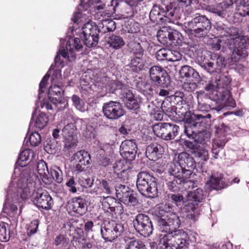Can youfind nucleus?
<instances>
[{
  "label": "nucleus",
  "instance_id": "62",
  "mask_svg": "<svg viewBox=\"0 0 249 249\" xmlns=\"http://www.w3.org/2000/svg\"><path fill=\"white\" fill-rule=\"evenodd\" d=\"M184 97V94L183 92L177 91L175 92L174 95L171 96V98L175 104H178L181 103V104H182L183 102H185Z\"/></svg>",
  "mask_w": 249,
  "mask_h": 249
},
{
  "label": "nucleus",
  "instance_id": "43",
  "mask_svg": "<svg viewBox=\"0 0 249 249\" xmlns=\"http://www.w3.org/2000/svg\"><path fill=\"white\" fill-rule=\"evenodd\" d=\"M116 201L117 199L113 197L103 196L102 206L104 210L107 212H110L111 213Z\"/></svg>",
  "mask_w": 249,
  "mask_h": 249
},
{
  "label": "nucleus",
  "instance_id": "25",
  "mask_svg": "<svg viewBox=\"0 0 249 249\" xmlns=\"http://www.w3.org/2000/svg\"><path fill=\"white\" fill-rule=\"evenodd\" d=\"M196 204L192 202H188L187 204H185L184 210L186 218L190 219L193 222L197 220L199 215L198 209L196 207Z\"/></svg>",
  "mask_w": 249,
  "mask_h": 249
},
{
  "label": "nucleus",
  "instance_id": "56",
  "mask_svg": "<svg viewBox=\"0 0 249 249\" xmlns=\"http://www.w3.org/2000/svg\"><path fill=\"white\" fill-rule=\"evenodd\" d=\"M224 144L225 143L222 142H213L212 148L213 159H216L218 158V154L220 151L223 148Z\"/></svg>",
  "mask_w": 249,
  "mask_h": 249
},
{
  "label": "nucleus",
  "instance_id": "47",
  "mask_svg": "<svg viewBox=\"0 0 249 249\" xmlns=\"http://www.w3.org/2000/svg\"><path fill=\"white\" fill-rule=\"evenodd\" d=\"M70 243V239L65 235L60 234L57 236L54 241V245L59 246L62 249L67 248Z\"/></svg>",
  "mask_w": 249,
  "mask_h": 249
},
{
  "label": "nucleus",
  "instance_id": "39",
  "mask_svg": "<svg viewBox=\"0 0 249 249\" xmlns=\"http://www.w3.org/2000/svg\"><path fill=\"white\" fill-rule=\"evenodd\" d=\"M36 168L38 174L43 181H45V180L49 179V170L46 162L44 160H40L38 161Z\"/></svg>",
  "mask_w": 249,
  "mask_h": 249
},
{
  "label": "nucleus",
  "instance_id": "24",
  "mask_svg": "<svg viewBox=\"0 0 249 249\" xmlns=\"http://www.w3.org/2000/svg\"><path fill=\"white\" fill-rule=\"evenodd\" d=\"M231 82V80L229 77L225 75H221L218 79H216L215 83L216 84L217 88L215 93L216 96L222 94L227 90L230 91Z\"/></svg>",
  "mask_w": 249,
  "mask_h": 249
},
{
  "label": "nucleus",
  "instance_id": "29",
  "mask_svg": "<svg viewBox=\"0 0 249 249\" xmlns=\"http://www.w3.org/2000/svg\"><path fill=\"white\" fill-rule=\"evenodd\" d=\"M179 74L181 77L193 78L196 81H199L200 76L193 68L188 65H184L179 70Z\"/></svg>",
  "mask_w": 249,
  "mask_h": 249
},
{
  "label": "nucleus",
  "instance_id": "22",
  "mask_svg": "<svg viewBox=\"0 0 249 249\" xmlns=\"http://www.w3.org/2000/svg\"><path fill=\"white\" fill-rule=\"evenodd\" d=\"M178 162L184 170L190 169L191 171L196 167V161L193 157L186 152L179 153L178 156Z\"/></svg>",
  "mask_w": 249,
  "mask_h": 249
},
{
  "label": "nucleus",
  "instance_id": "16",
  "mask_svg": "<svg viewBox=\"0 0 249 249\" xmlns=\"http://www.w3.org/2000/svg\"><path fill=\"white\" fill-rule=\"evenodd\" d=\"M195 94L198 103L197 109L201 112L199 114L206 115L208 114H211L212 115L215 112L219 113L221 111L223 107L221 106H216L214 108H212L210 105L204 102V99L205 98L204 91H197ZM193 114H195L193 113Z\"/></svg>",
  "mask_w": 249,
  "mask_h": 249
},
{
  "label": "nucleus",
  "instance_id": "12",
  "mask_svg": "<svg viewBox=\"0 0 249 249\" xmlns=\"http://www.w3.org/2000/svg\"><path fill=\"white\" fill-rule=\"evenodd\" d=\"M149 72L150 79L153 84L163 88H167L170 85V77L162 67L153 66L149 69Z\"/></svg>",
  "mask_w": 249,
  "mask_h": 249
},
{
  "label": "nucleus",
  "instance_id": "49",
  "mask_svg": "<svg viewBox=\"0 0 249 249\" xmlns=\"http://www.w3.org/2000/svg\"><path fill=\"white\" fill-rule=\"evenodd\" d=\"M71 100L73 106L77 110L81 112H84L88 109L87 106L84 101L78 96L73 95L71 97Z\"/></svg>",
  "mask_w": 249,
  "mask_h": 249
},
{
  "label": "nucleus",
  "instance_id": "31",
  "mask_svg": "<svg viewBox=\"0 0 249 249\" xmlns=\"http://www.w3.org/2000/svg\"><path fill=\"white\" fill-rule=\"evenodd\" d=\"M107 42L110 47L115 50H119L125 45L123 37L114 34L110 35L107 37Z\"/></svg>",
  "mask_w": 249,
  "mask_h": 249
},
{
  "label": "nucleus",
  "instance_id": "18",
  "mask_svg": "<svg viewBox=\"0 0 249 249\" xmlns=\"http://www.w3.org/2000/svg\"><path fill=\"white\" fill-rule=\"evenodd\" d=\"M68 204L70 211L74 213L77 217L85 214L87 212L86 200L81 196L72 198Z\"/></svg>",
  "mask_w": 249,
  "mask_h": 249
},
{
  "label": "nucleus",
  "instance_id": "3",
  "mask_svg": "<svg viewBox=\"0 0 249 249\" xmlns=\"http://www.w3.org/2000/svg\"><path fill=\"white\" fill-rule=\"evenodd\" d=\"M188 114L186 111L181 113V115L184 116V121L183 134L181 136L190 140L198 141V142L204 144L209 141V137H205V135L207 134L205 132H200L199 128L204 126L205 123L204 121L206 119H210L211 114H192L189 116L190 112Z\"/></svg>",
  "mask_w": 249,
  "mask_h": 249
},
{
  "label": "nucleus",
  "instance_id": "38",
  "mask_svg": "<svg viewBox=\"0 0 249 249\" xmlns=\"http://www.w3.org/2000/svg\"><path fill=\"white\" fill-rule=\"evenodd\" d=\"M124 240V249H146L144 243L140 240L127 237Z\"/></svg>",
  "mask_w": 249,
  "mask_h": 249
},
{
  "label": "nucleus",
  "instance_id": "11",
  "mask_svg": "<svg viewBox=\"0 0 249 249\" xmlns=\"http://www.w3.org/2000/svg\"><path fill=\"white\" fill-rule=\"evenodd\" d=\"M179 128L175 124L167 123H158L153 126L154 133L166 141L174 139L178 134Z\"/></svg>",
  "mask_w": 249,
  "mask_h": 249
},
{
  "label": "nucleus",
  "instance_id": "61",
  "mask_svg": "<svg viewBox=\"0 0 249 249\" xmlns=\"http://www.w3.org/2000/svg\"><path fill=\"white\" fill-rule=\"evenodd\" d=\"M9 238V234L7 233L6 224L5 223H0V240L2 242H6Z\"/></svg>",
  "mask_w": 249,
  "mask_h": 249
},
{
  "label": "nucleus",
  "instance_id": "50",
  "mask_svg": "<svg viewBox=\"0 0 249 249\" xmlns=\"http://www.w3.org/2000/svg\"><path fill=\"white\" fill-rule=\"evenodd\" d=\"M131 189L128 186L125 185L119 184L115 186L116 196L119 200H120L124 195Z\"/></svg>",
  "mask_w": 249,
  "mask_h": 249
},
{
  "label": "nucleus",
  "instance_id": "36",
  "mask_svg": "<svg viewBox=\"0 0 249 249\" xmlns=\"http://www.w3.org/2000/svg\"><path fill=\"white\" fill-rule=\"evenodd\" d=\"M163 152V148L157 143H154L148 145L146 150V154L148 157L153 159L157 158L158 156L161 155Z\"/></svg>",
  "mask_w": 249,
  "mask_h": 249
},
{
  "label": "nucleus",
  "instance_id": "19",
  "mask_svg": "<svg viewBox=\"0 0 249 249\" xmlns=\"http://www.w3.org/2000/svg\"><path fill=\"white\" fill-rule=\"evenodd\" d=\"M199 66L209 73L212 74L219 73L221 69L225 67L224 59L222 57H218L215 61L204 60L199 62Z\"/></svg>",
  "mask_w": 249,
  "mask_h": 249
},
{
  "label": "nucleus",
  "instance_id": "41",
  "mask_svg": "<svg viewBox=\"0 0 249 249\" xmlns=\"http://www.w3.org/2000/svg\"><path fill=\"white\" fill-rule=\"evenodd\" d=\"M45 150L48 153L53 154L58 150V145L54 139H47L44 142Z\"/></svg>",
  "mask_w": 249,
  "mask_h": 249
},
{
  "label": "nucleus",
  "instance_id": "23",
  "mask_svg": "<svg viewBox=\"0 0 249 249\" xmlns=\"http://www.w3.org/2000/svg\"><path fill=\"white\" fill-rule=\"evenodd\" d=\"M215 28L217 31V34L220 37H230L231 36H236L238 34V30L234 27H228L225 24L220 22L216 23Z\"/></svg>",
  "mask_w": 249,
  "mask_h": 249
},
{
  "label": "nucleus",
  "instance_id": "30",
  "mask_svg": "<svg viewBox=\"0 0 249 249\" xmlns=\"http://www.w3.org/2000/svg\"><path fill=\"white\" fill-rule=\"evenodd\" d=\"M34 152L31 149H26L19 155L16 164L21 167L26 166L32 160Z\"/></svg>",
  "mask_w": 249,
  "mask_h": 249
},
{
  "label": "nucleus",
  "instance_id": "40",
  "mask_svg": "<svg viewBox=\"0 0 249 249\" xmlns=\"http://www.w3.org/2000/svg\"><path fill=\"white\" fill-rule=\"evenodd\" d=\"M194 159L196 161V162L199 164H202L204 161H207L209 159L208 151L204 149L197 148L193 152Z\"/></svg>",
  "mask_w": 249,
  "mask_h": 249
},
{
  "label": "nucleus",
  "instance_id": "63",
  "mask_svg": "<svg viewBox=\"0 0 249 249\" xmlns=\"http://www.w3.org/2000/svg\"><path fill=\"white\" fill-rule=\"evenodd\" d=\"M103 27H106V29L104 30V32H112L116 29V23L112 20H105L103 23Z\"/></svg>",
  "mask_w": 249,
  "mask_h": 249
},
{
  "label": "nucleus",
  "instance_id": "8",
  "mask_svg": "<svg viewBox=\"0 0 249 249\" xmlns=\"http://www.w3.org/2000/svg\"><path fill=\"white\" fill-rule=\"evenodd\" d=\"M184 26L186 32L200 38L207 36L211 29L212 24L205 16L199 15L191 21L184 23Z\"/></svg>",
  "mask_w": 249,
  "mask_h": 249
},
{
  "label": "nucleus",
  "instance_id": "34",
  "mask_svg": "<svg viewBox=\"0 0 249 249\" xmlns=\"http://www.w3.org/2000/svg\"><path fill=\"white\" fill-rule=\"evenodd\" d=\"M207 183L213 189L220 190L224 187V181L222 175L220 174L212 175Z\"/></svg>",
  "mask_w": 249,
  "mask_h": 249
},
{
  "label": "nucleus",
  "instance_id": "48",
  "mask_svg": "<svg viewBox=\"0 0 249 249\" xmlns=\"http://www.w3.org/2000/svg\"><path fill=\"white\" fill-rule=\"evenodd\" d=\"M124 85L117 80H110L107 83V89L109 92L114 93L115 91H121L123 88L125 87Z\"/></svg>",
  "mask_w": 249,
  "mask_h": 249
},
{
  "label": "nucleus",
  "instance_id": "2",
  "mask_svg": "<svg viewBox=\"0 0 249 249\" xmlns=\"http://www.w3.org/2000/svg\"><path fill=\"white\" fill-rule=\"evenodd\" d=\"M82 33L80 36L82 40L76 37L74 39L69 40L66 46L61 48L59 53L62 56L72 62L74 60L76 57V54L74 50L79 51L83 48V43L88 47L96 46L98 42L99 30L97 26L94 22H88L85 24L82 28Z\"/></svg>",
  "mask_w": 249,
  "mask_h": 249
},
{
  "label": "nucleus",
  "instance_id": "15",
  "mask_svg": "<svg viewBox=\"0 0 249 249\" xmlns=\"http://www.w3.org/2000/svg\"><path fill=\"white\" fill-rule=\"evenodd\" d=\"M62 131L64 148L70 150L75 147L77 143L76 128L75 124L72 123L68 124L63 128Z\"/></svg>",
  "mask_w": 249,
  "mask_h": 249
},
{
  "label": "nucleus",
  "instance_id": "32",
  "mask_svg": "<svg viewBox=\"0 0 249 249\" xmlns=\"http://www.w3.org/2000/svg\"><path fill=\"white\" fill-rule=\"evenodd\" d=\"M171 29L167 27L163 26L157 33V37L161 44L163 45L169 46L170 42V35Z\"/></svg>",
  "mask_w": 249,
  "mask_h": 249
},
{
  "label": "nucleus",
  "instance_id": "55",
  "mask_svg": "<svg viewBox=\"0 0 249 249\" xmlns=\"http://www.w3.org/2000/svg\"><path fill=\"white\" fill-rule=\"evenodd\" d=\"M121 148H122L123 151L136 150L137 149L135 142L131 140L124 141L121 144Z\"/></svg>",
  "mask_w": 249,
  "mask_h": 249
},
{
  "label": "nucleus",
  "instance_id": "4",
  "mask_svg": "<svg viewBox=\"0 0 249 249\" xmlns=\"http://www.w3.org/2000/svg\"><path fill=\"white\" fill-rule=\"evenodd\" d=\"M189 236L183 230H175L171 232L162 233L156 249H185L188 247Z\"/></svg>",
  "mask_w": 249,
  "mask_h": 249
},
{
  "label": "nucleus",
  "instance_id": "26",
  "mask_svg": "<svg viewBox=\"0 0 249 249\" xmlns=\"http://www.w3.org/2000/svg\"><path fill=\"white\" fill-rule=\"evenodd\" d=\"M118 3L114 0H99L95 8L97 10L106 9L109 12L115 13Z\"/></svg>",
  "mask_w": 249,
  "mask_h": 249
},
{
  "label": "nucleus",
  "instance_id": "58",
  "mask_svg": "<svg viewBox=\"0 0 249 249\" xmlns=\"http://www.w3.org/2000/svg\"><path fill=\"white\" fill-rule=\"evenodd\" d=\"M38 225L39 221L37 219L34 220L31 222L27 229V233L29 236L33 235L37 232Z\"/></svg>",
  "mask_w": 249,
  "mask_h": 249
},
{
  "label": "nucleus",
  "instance_id": "54",
  "mask_svg": "<svg viewBox=\"0 0 249 249\" xmlns=\"http://www.w3.org/2000/svg\"><path fill=\"white\" fill-rule=\"evenodd\" d=\"M119 94L121 96V98L123 99L124 103H125V101H128V100L132 99L134 97L131 89L127 85L123 88L121 91H120Z\"/></svg>",
  "mask_w": 249,
  "mask_h": 249
},
{
  "label": "nucleus",
  "instance_id": "57",
  "mask_svg": "<svg viewBox=\"0 0 249 249\" xmlns=\"http://www.w3.org/2000/svg\"><path fill=\"white\" fill-rule=\"evenodd\" d=\"M167 196L168 198L177 206H180L183 202L184 197L183 196L180 194H168Z\"/></svg>",
  "mask_w": 249,
  "mask_h": 249
},
{
  "label": "nucleus",
  "instance_id": "20",
  "mask_svg": "<svg viewBox=\"0 0 249 249\" xmlns=\"http://www.w3.org/2000/svg\"><path fill=\"white\" fill-rule=\"evenodd\" d=\"M168 173L173 177L189 179L192 175V171L190 169L184 170L178 161L171 162L168 164Z\"/></svg>",
  "mask_w": 249,
  "mask_h": 249
},
{
  "label": "nucleus",
  "instance_id": "64",
  "mask_svg": "<svg viewBox=\"0 0 249 249\" xmlns=\"http://www.w3.org/2000/svg\"><path fill=\"white\" fill-rule=\"evenodd\" d=\"M77 183L75 181L73 177H71L66 182V185L68 188L69 192L72 193H75L77 192Z\"/></svg>",
  "mask_w": 249,
  "mask_h": 249
},
{
  "label": "nucleus",
  "instance_id": "45",
  "mask_svg": "<svg viewBox=\"0 0 249 249\" xmlns=\"http://www.w3.org/2000/svg\"><path fill=\"white\" fill-rule=\"evenodd\" d=\"M130 64L133 71L138 72L143 69L144 61L142 56H136L131 59Z\"/></svg>",
  "mask_w": 249,
  "mask_h": 249
},
{
  "label": "nucleus",
  "instance_id": "21",
  "mask_svg": "<svg viewBox=\"0 0 249 249\" xmlns=\"http://www.w3.org/2000/svg\"><path fill=\"white\" fill-rule=\"evenodd\" d=\"M188 183L193 184V182L189 180L188 178H184L183 177L180 178L172 177L166 180L168 189L173 192H178L182 185Z\"/></svg>",
  "mask_w": 249,
  "mask_h": 249
},
{
  "label": "nucleus",
  "instance_id": "5",
  "mask_svg": "<svg viewBox=\"0 0 249 249\" xmlns=\"http://www.w3.org/2000/svg\"><path fill=\"white\" fill-rule=\"evenodd\" d=\"M228 48L231 54V60L234 63L238 61L241 57H245L248 54L244 43L237 38L230 37L226 40L218 39L216 42L213 43L212 48L215 51L219 50L221 47Z\"/></svg>",
  "mask_w": 249,
  "mask_h": 249
},
{
  "label": "nucleus",
  "instance_id": "27",
  "mask_svg": "<svg viewBox=\"0 0 249 249\" xmlns=\"http://www.w3.org/2000/svg\"><path fill=\"white\" fill-rule=\"evenodd\" d=\"M216 99L219 101L222 102L220 105L222 107V110L225 107H234L236 106L235 102L233 98L230 95V91L226 90L224 93L216 96Z\"/></svg>",
  "mask_w": 249,
  "mask_h": 249
},
{
  "label": "nucleus",
  "instance_id": "17",
  "mask_svg": "<svg viewBox=\"0 0 249 249\" xmlns=\"http://www.w3.org/2000/svg\"><path fill=\"white\" fill-rule=\"evenodd\" d=\"M90 156L85 150H80L75 153L72 157L73 169L77 172L83 171L86 165L90 162Z\"/></svg>",
  "mask_w": 249,
  "mask_h": 249
},
{
  "label": "nucleus",
  "instance_id": "9",
  "mask_svg": "<svg viewBox=\"0 0 249 249\" xmlns=\"http://www.w3.org/2000/svg\"><path fill=\"white\" fill-rule=\"evenodd\" d=\"M157 215V223L160 230L163 233L171 232L179 227L180 220L174 213H167L163 211Z\"/></svg>",
  "mask_w": 249,
  "mask_h": 249
},
{
  "label": "nucleus",
  "instance_id": "44",
  "mask_svg": "<svg viewBox=\"0 0 249 249\" xmlns=\"http://www.w3.org/2000/svg\"><path fill=\"white\" fill-rule=\"evenodd\" d=\"M119 201L125 205L130 206H135L138 203V200L135 196V194L132 190L129 191Z\"/></svg>",
  "mask_w": 249,
  "mask_h": 249
},
{
  "label": "nucleus",
  "instance_id": "33",
  "mask_svg": "<svg viewBox=\"0 0 249 249\" xmlns=\"http://www.w3.org/2000/svg\"><path fill=\"white\" fill-rule=\"evenodd\" d=\"M230 5L226 2L223 1L219 3L216 6H209L206 8V10L209 12L215 14L218 16L224 18L225 16V10L229 8Z\"/></svg>",
  "mask_w": 249,
  "mask_h": 249
},
{
  "label": "nucleus",
  "instance_id": "13",
  "mask_svg": "<svg viewBox=\"0 0 249 249\" xmlns=\"http://www.w3.org/2000/svg\"><path fill=\"white\" fill-rule=\"evenodd\" d=\"M133 226L136 231L144 237H148L153 231L152 221L149 216L144 213H139L133 220Z\"/></svg>",
  "mask_w": 249,
  "mask_h": 249
},
{
  "label": "nucleus",
  "instance_id": "35",
  "mask_svg": "<svg viewBox=\"0 0 249 249\" xmlns=\"http://www.w3.org/2000/svg\"><path fill=\"white\" fill-rule=\"evenodd\" d=\"M204 198V192L202 188H198L190 191L187 195L188 202L194 201L196 205L201 202Z\"/></svg>",
  "mask_w": 249,
  "mask_h": 249
},
{
  "label": "nucleus",
  "instance_id": "52",
  "mask_svg": "<svg viewBox=\"0 0 249 249\" xmlns=\"http://www.w3.org/2000/svg\"><path fill=\"white\" fill-rule=\"evenodd\" d=\"M170 50L162 48L159 50L156 54V58L158 61H169Z\"/></svg>",
  "mask_w": 249,
  "mask_h": 249
},
{
  "label": "nucleus",
  "instance_id": "10",
  "mask_svg": "<svg viewBox=\"0 0 249 249\" xmlns=\"http://www.w3.org/2000/svg\"><path fill=\"white\" fill-rule=\"evenodd\" d=\"M124 231V225L113 220L105 221L101 227L102 237L110 242L120 236Z\"/></svg>",
  "mask_w": 249,
  "mask_h": 249
},
{
  "label": "nucleus",
  "instance_id": "28",
  "mask_svg": "<svg viewBox=\"0 0 249 249\" xmlns=\"http://www.w3.org/2000/svg\"><path fill=\"white\" fill-rule=\"evenodd\" d=\"M51 101L53 103V105L50 103L49 99L44 100L43 102H40V106L41 108H45L46 110H52L54 107L57 108L58 110L63 109L66 106L64 102L58 101L56 98H53Z\"/></svg>",
  "mask_w": 249,
  "mask_h": 249
},
{
  "label": "nucleus",
  "instance_id": "46",
  "mask_svg": "<svg viewBox=\"0 0 249 249\" xmlns=\"http://www.w3.org/2000/svg\"><path fill=\"white\" fill-rule=\"evenodd\" d=\"M49 175L51 176L54 180L58 183L63 180V173L60 168L57 166L52 167L49 170Z\"/></svg>",
  "mask_w": 249,
  "mask_h": 249
},
{
  "label": "nucleus",
  "instance_id": "60",
  "mask_svg": "<svg viewBox=\"0 0 249 249\" xmlns=\"http://www.w3.org/2000/svg\"><path fill=\"white\" fill-rule=\"evenodd\" d=\"M29 141L31 145L33 146H37L41 142V138L40 134L36 131L32 132L30 136Z\"/></svg>",
  "mask_w": 249,
  "mask_h": 249
},
{
  "label": "nucleus",
  "instance_id": "59",
  "mask_svg": "<svg viewBox=\"0 0 249 249\" xmlns=\"http://www.w3.org/2000/svg\"><path fill=\"white\" fill-rule=\"evenodd\" d=\"M97 160L100 165L104 167L108 166L111 162L109 156L103 154V152L97 157Z\"/></svg>",
  "mask_w": 249,
  "mask_h": 249
},
{
  "label": "nucleus",
  "instance_id": "6",
  "mask_svg": "<svg viewBox=\"0 0 249 249\" xmlns=\"http://www.w3.org/2000/svg\"><path fill=\"white\" fill-rule=\"evenodd\" d=\"M165 9L157 5L154 6L149 13L150 20L153 23L160 24L174 23L179 18L177 13L178 9L173 8L170 6H166Z\"/></svg>",
  "mask_w": 249,
  "mask_h": 249
},
{
  "label": "nucleus",
  "instance_id": "7",
  "mask_svg": "<svg viewBox=\"0 0 249 249\" xmlns=\"http://www.w3.org/2000/svg\"><path fill=\"white\" fill-rule=\"evenodd\" d=\"M137 187L143 196L150 198L158 196V184L156 179L146 172H141L137 176Z\"/></svg>",
  "mask_w": 249,
  "mask_h": 249
},
{
  "label": "nucleus",
  "instance_id": "14",
  "mask_svg": "<svg viewBox=\"0 0 249 249\" xmlns=\"http://www.w3.org/2000/svg\"><path fill=\"white\" fill-rule=\"evenodd\" d=\"M102 110L105 116L110 120H117L124 115L122 104L117 101H111L104 103Z\"/></svg>",
  "mask_w": 249,
  "mask_h": 249
},
{
  "label": "nucleus",
  "instance_id": "42",
  "mask_svg": "<svg viewBox=\"0 0 249 249\" xmlns=\"http://www.w3.org/2000/svg\"><path fill=\"white\" fill-rule=\"evenodd\" d=\"M170 32V42L169 43V45H181L183 39V36L181 33L177 30L172 29H171Z\"/></svg>",
  "mask_w": 249,
  "mask_h": 249
},
{
  "label": "nucleus",
  "instance_id": "37",
  "mask_svg": "<svg viewBox=\"0 0 249 249\" xmlns=\"http://www.w3.org/2000/svg\"><path fill=\"white\" fill-rule=\"evenodd\" d=\"M48 118L46 115L41 112L36 118L33 115L30 124H34V125L39 129H42L46 126L48 122Z\"/></svg>",
  "mask_w": 249,
  "mask_h": 249
},
{
  "label": "nucleus",
  "instance_id": "53",
  "mask_svg": "<svg viewBox=\"0 0 249 249\" xmlns=\"http://www.w3.org/2000/svg\"><path fill=\"white\" fill-rule=\"evenodd\" d=\"M161 108L163 112L168 116H174L175 114H177L178 113L176 107L175 106H172L171 104L165 102L162 103Z\"/></svg>",
  "mask_w": 249,
  "mask_h": 249
},
{
  "label": "nucleus",
  "instance_id": "51",
  "mask_svg": "<svg viewBox=\"0 0 249 249\" xmlns=\"http://www.w3.org/2000/svg\"><path fill=\"white\" fill-rule=\"evenodd\" d=\"M100 184L103 191L104 195H111L112 193L113 188L110 180L103 179L100 182Z\"/></svg>",
  "mask_w": 249,
  "mask_h": 249
},
{
  "label": "nucleus",
  "instance_id": "1",
  "mask_svg": "<svg viewBox=\"0 0 249 249\" xmlns=\"http://www.w3.org/2000/svg\"><path fill=\"white\" fill-rule=\"evenodd\" d=\"M18 192L23 200L30 198L39 209L48 210L52 208L53 200L48 192L36 186L34 175L27 174L21 177L18 181Z\"/></svg>",
  "mask_w": 249,
  "mask_h": 249
}]
</instances>
